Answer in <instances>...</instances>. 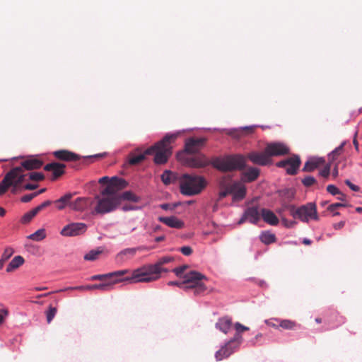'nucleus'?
Instances as JSON below:
<instances>
[{"label":"nucleus","instance_id":"30","mask_svg":"<svg viewBox=\"0 0 362 362\" xmlns=\"http://www.w3.org/2000/svg\"><path fill=\"white\" fill-rule=\"evenodd\" d=\"M119 197H120V201L122 199H124V200L131 201L134 203H138L141 200V198L139 196L136 195L131 191L124 192L121 195H119Z\"/></svg>","mask_w":362,"mask_h":362},{"label":"nucleus","instance_id":"58","mask_svg":"<svg viewBox=\"0 0 362 362\" xmlns=\"http://www.w3.org/2000/svg\"><path fill=\"white\" fill-rule=\"evenodd\" d=\"M67 290H78V291L87 290V285L86 286H73V287H67V288L60 290L59 291H67Z\"/></svg>","mask_w":362,"mask_h":362},{"label":"nucleus","instance_id":"46","mask_svg":"<svg viewBox=\"0 0 362 362\" xmlns=\"http://www.w3.org/2000/svg\"><path fill=\"white\" fill-rule=\"evenodd\" d=\"M327 191L333 196L341 194V192L334 185H329Z\"/></svg>","mask_w":362,"mask_h":362},{"label":"nucleus","instance_id":"42","mask_svg":"<svg viewBox=\"0 0 362 362\" xmlns=\"http://www.w3.org/2000/svg\"><path fill=\"white\" fill-rule=\"evenodd\" d=\"M189 267L187 264H183L173 269L175 274L180 278H183L185 271Z\"/></svg>","mask_w":362,"mask_h":362},{"label":"nucleus","instance_id":"23","mask_svg":"<svg viewBox=\"0 0 362 362\" xmlns=\"http://www.w3.org/2000/svg\"><path fill=\"white\" fill-rule=\"evenodd\" d=\"M259 175V170L255 167H250L242 173V180L243 182H251L255 180Z\"/></svg>","mask_w":362,"mask_h":362},{"label":"nucleus","instance_id":"21","mask_svg":"<svg viewBox=\"0 0 362 362\" xmlns=\"http://www.w3.org/2000/svg\"><path fill=\"white\" fill-rule=\"evenodd\" d=\"M53 154L57 158L66 161L77 160L80 158L78 154L66 150L56 151Z\"/></svg>","mask_w":362,"mask_h":362},{"label":"nucleus","instance_id":"53","mask_svg":"<svg viewBox=\"0 0 362 362\" xmlns=\"http://www.w3.org/2000/svg\"><path fill=\"white\" fill-rule=\"evenodd\" d=\"M179 250L185 256H189L192 253V249L189 246H183Z\"/></svg>","mask_w":362,"mask_h":362},{"label":"nucleus","instance_id":"15","mask_svg":"<svg viewBox=\"0 0 362 362\" xmlns=\"http://www.w3.org/2000/svg\"><path fill=\"white\" fill-rule=\"evenodd\" d=\"M247 158L255 164L259 165H266L270 163V156L266 152V149L263 153L251 152L248 154Z\"/></svg>","mask_w":362,"mask_h":362},{"label":"nucleus","instance_id":"38","mask_svg":"<svg viewBox=\"0 0 362 362\" xmlns=\"http://www.w3.org/2000/svg\"><path fill=\"white\" fill-rule=\"evenodd\" d=\"M111 284H98L87 285V290L100 289L101 291H109L112 288Z\"/></svg>","mask_w":362,"mask_h":362},{"label":"nucleus","instance_id":"13","mask_svg":"<svg viewBox=\"0 0 362 362\" xmlns=\"http://www.w3.org/2000/svg\"><path fill=\"white\" fill-rule=\"evenodd\" d=\"M239 347L240 346L238 344L228 340L215 353V358L216 361H221L229 357L231 354L235 352Z\"/></svg>","mask_w":362,"mask_h":362},{"label":"nucleus","instance_id":"26","mask_svg":"<svg viewBox=\"0 0 362 362\" xmlns=\"http://www.w3.org/2000/svg\"><path fill=\"white\" fill-rule=\"evenodd\" d=\"M215 327L224 334H227L232 327L231 319L228 317L220 318L216 323Z\"/></svg>","mask_w":362,"mask_h":362},{"label":"nucleus","instance_id":"20","mask_svg":"<svg viewBox=\"0 0 362 362\" xmlns=\"http://www.w3.org/2000/svg\"><path fill=\"white\" fill-rule=\"evenodd\" d=\"M261 216L264 222L271 226H276L279 222V218L275 214L267 209L263 208L261 209Z\"/></svg>","mask_w":362,"mask_h":362},{"label":"nucleus","instance_id":"25","mask_svg":"<svg viewBox=\"0 0 362 362\" xmlns=\"http://www.w3.org/2000/svg\"><path fill=\"white\" fill-rule=\"evenodd\" d=\"M289 160H291V161L286 166V172L288 175H296L300 165V157L298 155H294L293 156L289 158Z\"/></svg>","mask_w":362,"mask_h":362},{"label":"nucleus","instance_id":"5","mask_svg":"<svg viewBox=\"0 0 362 362\" xmlns=\"http://www.w3.org/2000/svg\"><path fill=\"white\" fill-rule=\"evenodd\" d=\"M287 209L293 218L299 219L302 222L308 223L310 220L317 221L319 219L316 205L313 202L307 203L299 207H296L295 205H288Z\"/></svg>","mask_w":362,"mask_h":362},{"label":"nucleus","instance_id":"1","mask_svg":"<svg viewBox=\"0 0 362 362\" xmlns=\"http://www.w3.org/2000/svg\"><path fill=\"white\" fill-rule=\"evenodd\" d=\"M209 164L221 172L241 170L246 167L245 158L240 154L216 156L210 161L204 155L193 156L188 160V165L194 168H204Z\"/></svg>","mask_w":362,"mask_h":362},{"label":"nucleus","instance_id":"16","mask_svg":"<svg viewBox=\"0 0 362 362\" xmlns=\"http://www.w3.org/2000/svg\"><path fill=\"white\" fill-rule=\"evenodd\" d=\"M158 221L173 228L180 229L185 226V223L174 216H160Z\"/></svg>","mask_w":362,"mask_h":362},{"label":"nucleus","instance_id":"8","mask_svg":"<svg viewBox=\"0 0 362 362\" xmlns=\"http://www.w3.org/2000/svg\"><path fill=\"white\" fill-rule=\"evenodd\" d=\"M94 199L97 201V204L90 211L92 215L110 213L114 211L120 203V199L100 197L98 194L95 196Z\"/></svg>","mask_w":362,"mask_h":362},{"label":"nucleus","instance_id":"19","mask_svg":"<svg viewBox=\"0 0 362 362\" xmlns=\"http://www.w3.org/2000/svg\"><path fill=\"white\" fill-rule=\"evenodd\" d=\"M205 139L189 138L185 142V149L187 153H194L197 152L199 146L203 145Z\"/></svg>","mask_w":362,"mask_h":362},{"label":"nucleus","instance_id":"41","mask_svg":"<svg viewBox=\"0 0 362 362\" xmlns=\"http://www.w3.org/2000/svg\"><path fill=\"white\" fill-rule=\"evenodd\" d=\"M145 155H146L145 153H141V154L137 155V156L131 155V156H130V158L129 159V164H131V165H136V164L141 163L142 160H144Z\"/></svg>","mask_w":362,"mask_h":362},{"label":"nucleus","instance_id":"45","mask_svg":"<svg viewBox=\"0 0 362 362\" xmlns=\"http://www.w3.org/2000/svg\"><path fill=\"white\" fill-rule=\"evenodd\" d=\"M57 313V308L50 306L49 308V310H47L46 315H47V321L48 323H50L51 321L54 317L55 315Z\"/></svg>","mask_w":362,"mask_h":362},{"label":"nucleus","instance_id":"39","mask_svg":"<svg viewBox=\"0 0 362 362\" xmlns=\"http://www.w3.org/2000/svg\"><path fill=\"white\" fill-rule=\"evenodd\" d=\"M37 214V211L35 209L30 210V211L25 213L21 218V222L23 224H26L29 223L34 216Z\"/></svg>","mask_w":362,"mask_h":362},{"label":"nucleus","instance_id":"40","mask_svg":"<svg viewBox=\"0 0 362 362\" xmlns=\"http://www.w3.org/2000/svg\"><path fill=\"white\" fill-rule=\"evenodd\" d=\"M101 253L100 250H92L88 252L87 254L84 255V259L87 261H94L95 260L99 255Z\"/></svg>","mask_w":362,"mask_h":362},{"label":"nucleus","instance_id":"50","mask_svg":"<svg viewBox=\"0 0 362 362\" xmlns=\"http://www.w3.org/2000/svg\"><path fill=\"white\" fill-rule=\"evenodd\" d=\"M234 328H235V331H237L238 332L241 333V334L245 331L249 330L248 327L243 325L240 322H235L234 324Z\"/></svg>","mask_w":362,"mask_h":362},{"label":"nucleus","instance_id":"37","mask_svg":"<svg viewBox=\"0 0 362 362\" xmlns=\"http://www.w3.org/2000/svg\"><path fill=\"white\" fill-rule=\"evenodd\" d=\"M46 237L45 229H39L28 236V238L34 241H40Z\"/></svg>","mask_w":362,"mask_h":362},{"label":"nucleus","instance_id":"35","mask_svg":"<svg viewBox=\"0 0 362 362\" xmlns=\"http://www.w3.org/2000/svg\"><path fill=\"white\" fill-rule=\"evenodd\" d=\"M246 195V188L245 186H239L234 189L233 192V199L235 201H240L245 198Z\"/></svg>","mask_w":362,"mask_h":362},{"label":"nucleus","instance_id":"33","mask_svg":"<svg viewBox=\"0 0 362 362\" xmlns=\"http://www.w3.org/2000/svg\"><path fill=\"white\" fill-rule=\"evenodd\" d=\"M259 238L262 243L267 245L271 244L276 240L275 235L268 231L262 232Z\"/></svg>","mask_w":362,"mask_h":362},{"label":"nucleus","instance_id":"44","mask_svg":"<svg viewBox=\"0 0 362 362\" xmlns=\"http://www.w3.org/2000/svg\"><path fill=\"white\" fill-rule=\"evenodd\" d=\"M230 180H231V177L229 175L221 177L218 181L220 187L229 188L228 184H229V182L230 181Z\"/></svg>","mask_w":362,"mask_h":362},{"label":"nucleus","instance_id":"12","mask_svg":"<svg viewBox=\"0 0 362 362\" xmlns=\"http://www.w3.org/2000/svg\"><path fill=\"white\" fill-rule=\"evenodd\" d=\"M261 213L257 206L247 207L243 212L241 218L238 221V225L249 221L250 223L257 224L260 219Z\"/></svg>","mask_w":362,"mask_h":362},{"label":"nucleus","instance_id":"52","mask_svg":"<svg viewBox=\"0 0 362 362\" xmlns=\"http://www.w3.org/2000/svg\"><path fill=\"white\" fill-rule=\"evenodd\" d=\"M282 223L284 226L288 228H293L296 224V221L293 220H288L286 218H282Z\"/></svg>","mask_w":362,"mask_h":362},{"label":"nucleus","instance_id":"32","mask_svg":"<svg viewBox=\"0 0 362 362\" xmlns=\"http://www.w3.org/2000/svg\"><path fill=\"white\" fill-rule=\"evenodd\" d=\"M274 320L279 322V327L285 329H293L296 325V322L291 320H281L278 318H274Z\"/></svg>","mask_w":362,"mask_h":362},{"label":"nucleus","instance_id":"10","mask_svg":"<svg viewBox=\"0 0 362 362\" xmlns=\"http://www.w3.org/2000/svg\"><path fill=\"white\" fill-rule=\"evenodd\" d=\"M88 229L86 223L81 222H71L66 225L60 231L64 237L79 236L84 234Z\"/></svg>","mask_w":362,"mask_h":362},{"label":"nucleus","instance_id":"4","mask_svg":"<svg viewBox=\"0 0 362 362\" xmlns=\"http://www.w3.org/2000/svg\"><path fill=\"white\" fill-rule=\"evenodd\" d=\"M162 269L163 267H160L156 262L153 264H148L134 270L132 276L127 277L123 280L133 283L153 281L160 278Z\"/></svg>","mask_w":362,"mask_h":362},{"label":"nucleus","instance_id":"27","mask_svg":"<svg viewBox=\"0 0 362 362\" xmlns=\"http://www.w3.org/2000/svg\"><path fill=\"white\" fill-rule=\"evenodd\" d=\"M322 162H324V159L322 158H310L305 163L303 170L305 172H312Z\"/></svg>","mask_w":362,"mask_h":362},{"label":"nucleus","instance_id":"34","mask_svg":"<svg viewBox=\"0 0 362 362\" xmlns=\"http://www.w3.org/2000/svg\"><path fill=\"white\" fill-rule=\"evenodd\" d=\"M346 144V141H342L341 144L338 147L335 148L332 151H331L328 154L329 158L332 161L336 160L342 152L343 148Z\"/></svg>","mask_w":362,"mask_h":362},{"label":"nucleus","instance_id":"9","mask_svg":"<svg viewBox=\"0 0 362 362\" xmlns=\"http://www.w3.org/2000/svg\"><path fill=\"white\" fill-rule=\"evenodd\" d=\"M127 185V182L124 180L116 176L112 177L110 180L109 185L101 192L102 197L120 199L119 195L115 192L114 187L122 189Z\"/></svg>","mask_w":362,"mask_h":362},{"label":"nucleus","instance_id":"6","mask_svg":"<svg viewBox=\"0 0 362 362\" xmlns=\"http://www.w3.org/2000/svg\"><path fill=\"white\" fill-rule=\"evenodd\" d=\"M206 279V277L200 272L191 271L184 275L183 281H170L168 282V285L176 286L181 288H197L200 291H204L206 287L201 281Z\"/></svg>","mask_w":362,"mask_h":362},{"label":"nucleus","instance_id":"43","mask_svg":"<svg viewBox=\"0 0 362 362\" xmlns=\"http://www.w3.org/2000/svg\"><path fill=\"white\" fill-rule=\"evenodd\" d=\"M301 182L305 187H310V186L313 185L314 184H315L317 181L314 177L308 175V176H305L302 180Z\"/></svg>","mask_w":362,"mask_h":362},{"label":"nucleus","instance_id":"2","mask_svg":"<svg viewBox=\"0 0 362 362\" xmlns=\"http://www.w3.org/2000/svg\"><path fill=\"white\" fill-rule=\"evenodd\" d=\"M185 130L177 131L175 133L167 134L163 139L145 151L147 155L154 154V162L156 164H163L167 162L170 154V148L168 144L175 139L181 132Z\"/></svg>","mask_w":362,"mask_h":362},{"label":"nucleus","instance_id":"11","mask_svg":"<svg viewBox=\"0 0 362 362\" xmlns=\"http://www.w3.org/2000/svg\"><path fill=\"white\" fill-rule=\"evenodd\" d=\"M94 199L90 197H81L72 201L71 199L70 209L77 212H83L90 209Z\"/></svg>","mask_w":362,"mask_h":362},{"label":"nucleus","instance_id":"36","mask_svg":"<svg viewBox=\"0 0 362 362\" xmlns=\"http://www.w3.org/2000/svg\"><path fill=\"white\" fill-rule=\"evenodd\" d=\"M13 250L11 247L5 248L0 259V269L4 267V263L12 256Z\"/></svg>","mask_w":362,"mask_h":362},{"label":"nucleus","instance_id":"7","mask_svg":"<svg viewBox=\"0 0 362 362\" xmlns=\"http://www.w3.org/2000/svg\"><path fill=\"white\" fill-rule=\"evenodd\" d=\"M25 175L23 173L21 167H16L6 174L0 182V196L4 194L13 185H18L25 180Z\"/></svg>","mask_w":362,"mask_h":362},{"label":"nucleus","instance_id":"24","mask_svg":"<svg viewBox=\"0 0 362 362\" xmlns=\"http://www.w3.org/2000/svg\"><path fill=\"white\" fill-rule=\"evenodd\" d=\"M42 163H43L42 160L35 158L34 156H31L30 158H28L21 163V168L22 169L23 168L28 170L39 169L42 165Z\"/></svg>","mask_w":362,"mask_h":362},{"label":"nucleus","instance_id":"28","mask_svg":"<svg viewBox=\"0 0 362 362\" xmlns=\"http://www.w3.org/2000/svg\"><path fill=\"white\" fill-rule=\"evenodd\" d=\"M257 127V125H250V126L242 127H240V128H232V129H218V128H214V129H213V130H214V131H219V132H226L227 134H228V135H230L231 136L236 137L237 136V132H238L240 131H242V130H245V129L252 130L254 128H255Z\"/></svg>","mask_w":362,"mask_h":362},{"label":"nucleus","instance_id":"62","mask_svg":"<svg viewBox=\"0 0 362 362\" xmlns=\"http://www.w3.org/2000/svg\"><path fill=\"white\" fill-rule=\"evenodd\" d=\"M8 314L7 310L3 309L0 312V324L4 322V317Z\"/></svg>","mask_w":362,"mask_h":362},{"label":"nucleus","instance_id":"29","mask_svg":"<svg viewBox=\"0 0 362 362\" xmlns=\"http://www.w3.org/2000/svg\"><path fill=\"white\" fill-rule=\"evenodd\" d=\"M24 263V259L23 257L18 255L13 258V259L9 262L6 267L7 272H11L14 269L18 268Z\"/></svg>","mask_w":362,"mask_h":362},{"label":"nucleus","instance_id":"22","mask_svg":"<svg viewBox=\"0 0 362 362\" xmlns=\"http://www.w3.org/2000/svg\"><path fill=\"white\" fill-rule=\"evenodd\" d=\"M76 193L68 192L61 197L59 199L55 200L53 203L56 204V207L59 210H63L66 206L70 209L71 199Z\"/></svg>","mask_w":362,"mask_h":362},{"label":"nucleus","instance_id":"59","mask_svg":"<svg viewBox=\"0 0 362 362\" xmlns=\"http://www.w3.org/2000/svg\"><path fill=\"white\" fill-rule=\"evenodd\" d=\"M106 278H110L108 273L105 274H97V275L92 276L90 277V279L91 280H103Z\"/></svg>","mask_w":362,"mask_h":362},{"label":"nucleus","instance_id":"14","mask_svg":"<svg viewBox=\"0 0 362 362\" xmlns=\"http://www.w3.org/2000/svg\"><path fill=\"white\" fill-rule=\"evenodd\" d=\"M266 152L271 156H281L288 153V148L280 142L269 144L266 147Z\"/></svg>","mask_w":362,"mask_h":362},{"label":"nucleus","instance_id":"48","mask_svg":"<svg viewBox=\"0 0 362 362\" xmlns=\"http://www.w3.org/2000/svg\"><path fill=\"white\" fill-rule=\"evenodd\" d=\"M173 259V258L172 257L165 256L159 258L156 263L159 265L160 267H163V265L172 262Z\"/></svg>","mask_w":362,"mask_h":362},{"label":"nucleus","instance_id":"54","mask_svg":"<svg viewBox=\"0 0 362 362\" xmlns=\"http://www.w3.org/2000/svg\"><path fill=\"white\" fill-rule=\"evenodd\" d=\"M330 173V166L329 165H326L322 170H321L319 173V175L323 177H327Z\"/></svg>","mask_w":362,"mask_h":362},{"label":"nucleus","instance_id":"49","mask_svg":"<svg viewBox=\"0 0 362 362\" xmlns=\"http://www.w3.org/2000/svg\"><path fill=\"white\" fill-rule=\"evenodd\" d=\"M29 179L31 180L40 181L44 179V175L41 173H31L29 174Z\"/></svg>","mask_w":362,"mask_h":362},{"label":"nucleus","instance_id":"55","mask_svg":"<svg viewBox=\"0 0 362 362\" xmlns=\"http://www.w3.org/2000/svg\"><path fill=\"white\" fill-rule=\"evenodd\" d=\"M127 272H128L127 269L118 270V271H116V272L108 273V275L110 276V277H112V276H122L124 274H127Z\"/></svg>","mask_w":362,"mask_h":362},{"label":"nucleus","instance_id":"51","mask_svg":"<svg viewBox=\"0 0 362 362\" xmlns=\"http://www.w3.org/2000/svg\"><path fill=\"white\" fill-rule=\"evenodd\" d=\"M344 206H347V204H344V203H334V204H330L327 209L328 211H329L330 212H333L334 211L337 209H339V207H344Z\"/></svg>","mask_w":362,"mask_h":362},{"label":"nucleus","instance_id":"64","mask_svg":"<svg viewBox=\"0 0 362 362\" xmlns=\"http://www.w3.org/2000/svg\"><path fill=\"white\" fill-rule=\"evenodd\" d=\"M37 187V185L30 184V183H28V184L25 185L23 187V188L25 189H28V190H33V189H35Z\"/></svg>","mask_w":362,"mask_h":362},{"label":"nucleus","instance_id":"17","mask_svg":"<svg viewBox=\"0 0 362 362\" xmlns=\"http://www.w3.org/2000/svg\"><path fill=\"white\" fill-rule=\"evenodd\" d=\"M141 250L140 247L126 248L121 250L116 256L115 261L117 263L122 264L135 255L136 252Z\"/></svg>","mask_w":362,"mask_h":362},{"label":"nucleus","instance_id":"61","mask_svg":"<svg viewBox=\"0 0 362 362\" xmlns=\"http://www.w3.org/2000/svg\"><path fill=\"white\" fill-rule=\"evenodd\" d=\"M177 204H174L173 206L170 204H162L160 208L163 210H173Z\"/></svg>","mask_w":362,"mask_h":362},{"label":"nucleus","instance_id":"57","mask_svg":"<svg viewBox=\"0 0 362 362\" xmlns=\"http://www.w3.org/2000/svg\"><path fill=\"white\" fill-rule=\"evenodd\" d=\"M33 198H35L34 194L30 193V194H25V195L23 196L21 198V200L23 203H28V202H30Z\"/></svg>","mask_w":362,"mask_h":362},{"label":"nucleus","instance_id":"47","mask_svg":"<svg viewBox=\"0 0 362 362\" xmlns=\"http://www.w3.org/2000/svg\"><path fill=\"white\" fill-rule=\"evenodd\" d=\"M230 340L231 342H234L240 346L243 341L242 334L235 331V334H234L233 337H232Z\"/></svg>","mask_w":362,"mask_h":362},{"label":"nucleus","instance_id":"31","mask_svg":"<svg viewBox=\"0 0 362 362\" xmlns=\"http://www.w3.org/2000/svg\"><path fill=\"white\" fill-rule=\"evenodd\" d=\"M162 182L168 185L172 183L175 180V175L170 170H165L160 176Z\"/></svg>","mask_w":362,"mask_h":362},{"label":"nucleus","instance_id":"56","mask_svg":"<svg viewBox=\"0 0 362 362\" xmlns=\"http://www.w3.org/2000/svg\"><path fill=\"white\" fill-rule=\"evenodd\" d=\"M51 204H52V202L50 200H47L34 209H35L37 213H39L41 210H42L45 207L49 206Z\"/></svg>","mask_w":362,"mask_h":362},{"label":"nucleus","instance_id":"63","mask_svg":"<svg viewBox=\"0 0 362 362\" xmlns=\"http://www.w3.org/2000/svg\"><path fill=\"white\" fill-rule=\"evenodd\" d=\"M225 190L221 191L219 193L220 197H226L229 193L232 192V189L230 188H224Z\"/></svg>","mask_w":362,"mask_h":362},{"label":"nucleus","instance_id":"18","mask_svg":"<svg viewBox=\"0 0 362 362\" xmlns=\"http://www.w3.org/2000/svg\"><path fill=\"white\" fill-rule=\"evenodd\" d=\"M65 168V165L62 163H50L47 164L44 169L46 171H52L53 173V177L52 180H55L62 175L64 174V168Z\"/></svg>","mask_w":362,"mask_h":362},{"label":"nucleus","instance_id":"60","mask_svg":"<svg viewBox=\"0 0 362 362\" xmlns=\"http://www.w3.org/2000/svg\"><path fill=\"white\" fill-rule=\"evenodd\" d=\"M291 160L289 158L281 160L276 163V166L279 168H284L286 170V166L290 163Z\"/></svg>","mask_w":362,"mask_h":362},{"label":"nucleus","instance_id":"3","mask_svg":"<svg viewBox=\"0 0 362 362\" xmlns=\"http://www.w3.org/2000/svg\"><path fill=\"white\" fill-rule=\"evenodd\" d=\"M207 181L204 177L188 173L180 177V189L182 194L192 197L200 194L206 187Z\"/></svg>","mask_w":362,"mask_h":362}]
</instances>
